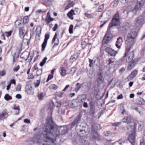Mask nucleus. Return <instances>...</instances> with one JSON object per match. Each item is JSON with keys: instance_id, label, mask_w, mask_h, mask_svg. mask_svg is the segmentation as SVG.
Masks as SVG:
<instances>
[{"instance_id": "1", "label": "nucleus", "mask_w": 145, "mask_h": 145, "mask_svg": "<svg viewBox=\"0 0 145 145\" xmlns=\"http://www.w3.org/2000/svg\"><path fill=\"white\" fill-rule=\"evenodd\" d=\"M58 127L51 117L46 118L44 126L43 135L46 142H53V140L60 134Z\"/></svg>"}, {"instance_id": "2", "label": "nucleus", "mask_w": 145, "mask_h": 145, "mask_svg": "<svg viewBox=\"0 0 145 145\" xmlns=\"http://www.w3.org/2000/svg\"><path fill=\"white\" fill-rule=\"evenodd\" d=\"M119 17V15L118 13L115 14L111 22L109 24L107 32L103 40L102 43L103 45H107L110 42V41L112 40V36L110 29L113 26L120 25V22Z\"/></svg>"}, {"instance_id": "3", "label": "nucleus", "mask_w": 145, "mask_h": 145, "mask_svg": "<svg viewBox=\"0 0 145 145\" xmlns=\"http://www.w3.org/2000/svg\"><path fill=\"white\" fill-rule=\"evenodd\" d=\"M137 35V32L135 29H133L127 35L126 40H125V51L129 52L131 47V45L135 42V39Z\"/></svg>"}, {"instance_id": "4", "label": "nucleus", "mask_w": 145, "mask_h": 145, "mask_svg": "<svg viewBox=\"0 0 145 145\" xmlns=\"http://www.w3.org/2000/svg\"><path fill=\"white\" fill-rule=\"evenodd\" d=\"M145 7V0H140L137 1L134 9L131 10L133 13H136Z\"/></svg>"}, {"instance_id": "5", "label": "nucleus", "mask_w": 145, "mask_h": 145, "mask_svg": "<svg viewBox=\"0 0 145 145\" xmlns=\"http://www.w3.org/2000/svg\"><path fill=\"white\" fill-rule=\"evenodd\" d=\"M135 25L137 27H139L145 22V17L140 16L137 17L135 20Z\"/></svg>"}, {"instance_id": "6", "label": "nucleus", "mask_w": 145, "mask_h": 145, "mask_svg": "<svg viewBox=\"0 0 145 145\" xmlns=\"http://www.w3.org/2000/svg\"><path fill=\"white\" fill-rule=\"evenodd\" d=\"M134 57V53L133 52H131L129 54L126 55L125 54V56L123 57V60L126 59L127 62H129L133 61L132 59Z\"/></svg>"}, {"instance_id": "7", "label": "nucleus", "mask_w": 145, "mask_h": 145, "mask_svg": "<svg viewBox=\"0 0 145 145\" xmlns=\"http://www.w3.org/2000/svg\"><path fill=\"white\" fill-rule=\"evenodd\" d=\"M128 140L132 144V145H133L134 144H136L135 143V132L133 131L131 133L129 134Z\"/></svg>"}, {"instance_id": "8", "label": "nucleus", "mask_w": 145, "mask_h": 145, "mask_svg": "<svg viewBox=\"0 0 145 145\" xmlns=\"http://www.w3.org/2000/svg\"><path fill=\"white\" fill-rule=\"evenodd\" d=\"M105 51L111 56H115L118 53L117 51H115L112 48L108 47L106 48L105 50Z\"/></svg>"}, {"instance_id": "9", "label": "nucleus", "mask_w": 145, "mask_h": 145, "mask_svg": "<svg viewBox=\"0 0 145 145\" xmlns=\"http://www.w3.org/2000/svg\"><path fill=\"white\" fill-rule=\"evenodd\" d=\"M29 53L28 52H24L21 54L20 57L25 60L27 59H28L29 60V59H30V61H31L32 59V57L31 56L29 57Z\"/></svg>"}, {"instance_id": "10", "label": "nucleus", "mask_w": 145, "mask_h": 145, "mask_svg": "<svg viewBox=\"0 0 145 145\" xmlns=\"http://www.w3.org/2000/svg\"><path fill=\"white\" fill-rule=\"evenodd\" d=\"M25 89L28 94L33 95L34 93V89L31 85H26L25 86Z\"/></svg>"}, {"instance_id": "11", "label": "nucleus", "mask_w": 145, "mask_h": 145, "mask_svg": "<svg viewBox=\"0 0 145 145\" xmlns=\"http://www.w3.org/2000/svg\"><path fill=\"white\" fill-rule=\"evenodd\" d=\"M80 116L79 115L77 116L71 124V128H72L75 125L80 123Z\"/></svg>"}, {"instance_id": "12", "label": "nucleus", "mask_w": 145, "mask_h": 145, "mask_svg": "<svg viewBox=\"0 0 145 145\" xmlns=\"http://www.w3.org/2000/svg\"><path fill=\"white\" fill-rule=\"evenodd\" d=\"M27 142L29 145H36V136L35 135L33 138H29L27 140Z\"/></svg>"}, {"instance_id": "13", "label": "nucleus", "mask_w": 145, "mask_h": 145, "mask_svg": "<svg viewBox=\"0 0 145 145\" xmlns=\"http://www.w3.org/2000/svg\"><path fill=\"white\" fill-rule=\"evenodd\" d=\"M8 116L6 109L4 110L0 114V120H3Z\"/></svg>"}, {"instance_id": "14", "label": "nucleus", "mask_w": 145, "mask_h": 145, "mask_svg": "<svg viewBox=\"0 0 145 145\" xmlns=\"http://www.w3.org/2000/svg\"><path fill=\"white\" fill-rule=\"evenodd\" d=\"M19 30L20 37L21 38H24L27 33L25 32L24 27H19Z\"/></svg>"}, {"instance_id": "15", "label": "nucleus", "mask_w": 145, "mask_h": 145, "mask_svg": "<svg viewBox=\"0 0 145 145\" xmlns=\"http://www.w3.org/2000/svg\"><path fill=\"white\" fill-rule=\"evenodd\" d=\"M78 57V54L76 52H75L73 55L71 56L70 59V60L71 61L73 62L75 61Z\"/></svg>"}, {"instance_id": "16", "label": "nucleus", "mask_w": 145, "mask_h": 145, "mask_svg": "<svg viewBox=\"0 0 145 145\" xmlns=\"http://www.w3.org/2000/svg\"><path fill=\"white\" fill-rule=\"evenodd\" d=\"M92 128L94 131L99 130L101 129V125L99 124L95 123L92 125Z\"/></svg>"}, {"instance_id": "17", "label": "nucleus", "mask_w": 145, "mask_h": 145, "mask_svg": "<svg viewBox=\"0 0 145 145\" xmlns=\"http://www.w3.org/2000/svg\"><path fill=\"white\" fill-rule=\"evenodd\" d=\"M129 63L127 66V69L128 70L132 69L135 65L136 62L135 61L129 62Z\"/></svg>"}, {"instance_id": "18", "label": "nucleus", "mask_w": 145, "mask_h": 145, "mask_svg": "<svg viewBox=\"0 0 145 145\" xmlns=\"http://www.w3.org/2000/svg\"><path fill=\"white\" fill-rule=\"evenodd\" d=\"M137 74V71L136 70L133 71L128 76V78L130 80L135 77Z\"/></svg>"}, {"instance_id": "19", "label": "nucleus", "mask_w": 145, "mask_h": 145, "mask_svg": "<svg viewBox=\"0 0 145 145\" xmlns=\"http://www.w3.org/2000/svg\"><path fill=\"white\" fill-rule=\"evenodd\" d=\"M60 128L61 130L59 131L60 132L61 131L62 134H64L67 132V128L66 126H61Z\"/></svg>"}, {"instance_id": "20", "label": "nucleus", "mask_w": 145, "mask_h": 145, "mask_svg": "<svg viewBox=\"0 0 145 145\" xmlns=\"http://www.w3.org/2000/svg\"><path fill=\"white\" fill-rule=\"evenodd\" d=\"M12 109L15 110H17L16 112H15V114L18 115L20 113V108L19 106H16L15 105H14V106L12 107Z\"/></svg>"}, {"instance_id": "21", "label": "nucleus", "mask_w": 145, "mask_h": 145, "mask_svg": "<svg viewBox=\"0 0 145 145\" xmlns=\"http://www.w3.org/2000/svg\"><path fill=\"white\" fill-rule=\"evenodd\" d=\"M30 38L36 37V29H34L33 30L31 31L30 34Z\"/></svg>"}, {"instance_id": "22", "label": "nucleus", "mask_w": 145, "mask_h": 145, "mask_svg": "<svg viewBox=\"0 0 145 145\" xmlns=\"http://www.w3.org/2000/svg\"><path fill=\"white\" fill-rule=\"evenodd\" d=\"M95 106H92L91 107H90L89 111L90 115L92 116H93L95 113Z\"/></svg>"}, {"instance_id": "23", "label": "nucleus", "mask_w": 145, "mask_h": 145, "mask_svg": "<svg viewBox=\"0 0 145 145\" xmlns=\"http://www.w3.org/2000/svg\"><path fill=\"white\" fill-rule=\"evenodd\" d=\"M97 82V83L98 85L100 86L102 83L104 81L103 77H98L97 80H96Z\"/></svg>"}, {"instance_id": "24", "label": "nucleus", "mask_w": 145, "mask_h": 145, "mask_svg": "<svg viewBox=\"0 0 145 145\" xmlns=\"http://www.w3.org/2000/svg\"><path fill=\"white\" fill-rule=\"evenodd\" d=\"M45 94L42 92H41L38 94V97L39 99L40 100H42L44 99Z\"/></svg>"}, {"instance_id": "25", "label": "nucleus", "mask_w": 145, "mask_h": 145, "mask_svg": "<svg viewBox=\"0 0 145 145\" xmlns=\"http://www.w3.org/2000/svg\"><path fill=\"white\" fill-rule=\"evenodd\" d=\"M60 72L61 75L63 76H65L66 73V71L65 68L63 67L60 68Z\"/></svg>"}, {"instance_id": "26", "label": "nucleus", "mask_w": 145, "mask_h": 145, "mask_svg": "<svg viewBox=\"0 0 145 145\" xmlns=\"http://www.w3.org/2000/svg\"><path fill=\"white\" fill-rule=\"evenodd\" d=\"M130 26V24L129 23L127 22L122 27L123 29L127 30L129 28Z\"/></svg>"}, {"instance_id": "27", "label": "nucleus", "mask_w": 145, "mask_h": 145, "mask_svg": "<svg viewBox=\"0 0 145 145\" xmlns=\"http://www.w3.org/2000/svg\"><path fill=\"white\" fill-rule=\"evenodd\" d=\"M99 137L98 133L96 132H94L92 135V137L93 138L95 139L98 138Z\"/></svg>"}, {"instance_id": "28", "label": "nucleus", "mask_w": 145, "mask_h": 145, "mask_svg": "<svg viewBox=\"0 0 145 145\" xmlns=\"http://www.w3.org/2000/svg\"><path fill=\"white\" fill-rule=\"evenodd\" d=\"M82 84H80L79 83H77L76 85L75 90L77 91L81 88Z\"/></svg>"}, {"instance_id": "29", "label": "nucleus", "mask_w": 145, "mask_h": 145, "mask_svg": "<svg viewBox=\"0 0 145 145\" xmlns=\"http://www.w3.org/2000/svg\"><path fill=\"white\" fill-rule=\"evenodd\" d=\"M58 113L59 115L64 114L65 113V109L61 108H59L58 111Z\"/></svg>"}, {"instance_id": "30", "label": "nucleus", "mask_w": 145, "mask_h": 145, "mask_svg": "<svg viewBox=\"0 0 145 145\" xmlns=\"http://www.w3.org/2000/svg\"><path fill=\"white\" fill-rule=\"evenodd\" d=\"M4 99L8 101L11 100L12 99V97L8 94H6L4 96Z\"/></svg>"}, {"instance_id": "31", "label": "nucleus", "mask_w": 145, "mask_h": 145, "mask_svg": "<svg viewBox=\"0 0 145 145\" xmlns=\"http://www.w3.org/2000/svg\"><path fill=\"white\" fill-rule=\"evenodd\" d=\"M120 0H115L112 3V5L114 7H117L119 4Z\"/></svg>"}, {"instance_id": "32", "label": "nucleus", "mask_w": 145, "mask_h": 145, "mask_svg": "<svg viewBox=\"0 0 145 145\" xmlns=\"http://www.w3.org/2000/svg\"><path fill=\"white\" fill-rule=\"evenodd\" d=\"M54 106L57 108H59L61 106V102L60 101H56L54 103H53Z\"/></svg>"}, {"instance_id": "33", "label": "nucleus", "mask_w": 145, "mask_h": 145, "mask_svg": "<svg viewBox=\"0 0 145 145\" xmlns=\"http://www.w3.org/2000/svg\"><path fill=\"white\" fill-rule=\"evenodd\" d=\"M47 42H46V41H44L43 43L42 44V51L43 52L45 50V48L46 46L47 43Z\"/></svg>"}, {"instance_id": "34", "label": "nucleus", "mask_w": 145, "mask_h": 145, "mask_svg": "<svg viewBox=\"0 0 145 145\" xmlns=\"http://www.w3.org/2000/svg\"><path fill=\"white\" fill-rule=\"evenodd\" d=\"M47 58L46 57H44V58L43 59L42 61L40 62V65L41 66H43L44 64H45V63L46 62V61L47 60Z\"/></svg>"}, {"instance_id": "35", "label": "nucleus", "mask_w": 145, "mask_h": 145, "mask_svg": "<svg viewBox=\"0 0 145 145\" xmlns=\"http://www.w3.org/2000/svg\"><path fill=\"white\" fill-rule=\"evenodd\" d=\"M74 4V3L73 1H72L65 8L66 9H68L69 8L73 6Z\"/></svg>"}, {"instance_id": "36", "label": "nucleus", "mask_w": 145, "mask_h": 145, "mask_svg": "<svg viewBox=\"0 0 145 145\" xmlns=\"http://www.w3.org/2000/svg\"><path fill=\"white\" fill-rule=\"evenodd\" d=\"M29 20V17L28 16H25L23 19V22L24 24L28 23Z\"/></svg>"}, {"instance_id": "37", "label": "nucleus", "mask_w": 145, "mask_h": 145, "mask_svg": "<svg viewBox=\"0 0 145 145\" xmlns=\"http://www.w3.org/2000/svg\"><path fill=\"white\" fill-rule=\"evenodd\" d=\"M23 25V24L22 23H21V22H20L18 21H16L15 23V25L16 27L19 28L20 27H19V26H20V25Z\"/></svg>"}, {"instance_id": "38", "label": "nucleus", "mask_w": 145, "mask_h": 145, "mask_svg": "<svg viewBox=\"0 0 145 145\" xmlns=\"http://www.w3.org/2000/svg\"><path fill=\"white\" fill-rule=\"evenodd\" d=\"M49 87L50 88L52 89H56L58 88L57 86V85H56L55 84H52Z\"/></svg>"}, {"instance_id": "39", "label": "nucleus", "mask_w": 145, "mask_h": 145, "mask_svg": "<svg viewBox=\"0 0 145 145\" xmlns=\"http://www.w3.org/2000/svg\"><path fill=\"white\" fill-rule=\"evenodd\" d=\"M73 26L72 25H71L69 26V31L70 34H72L73 33Z\"/></svg>"}, {"instance_id": "40", "label": "nucleus", "mask_w": 145, "mask_h": 145, "mask_svg": "<svg viewBox=\"0 0 145 145\" xmlns=\"http://www.w3.org/2000/svg\"><path fill=\"white\" fill-rule=\"evenodd\" d=\"M104 8V4H102L101 5H100L98 8V11L99 12H101L102 11Z\"/></svg>"}, {"instance_id": "41", "label": "nucleus", "mask_w": 145, "mask_h": 145, "mask_svg": "<svg viewBox=\"0 0 145 145\" xmlns=\"http://www.w3.org/2000/svg\"><path fill=\"white\" fill-rule=\"evenodd\" d=\"M49 37L50 34L47 33H46L45 35V38L44 40L47 42L49 38Z\"/></svg>"}, {"instance_id": "42", "label": "nucleus", "mask_w": 145, "mask_h": 145, "mask_svg": "<svg viewBox=\"0 0 145 145\" xmlns=\"http://www.w3.org/2000/svg\"><path fill=\"white\" fill-rule=\"evenodd\" d=\"M56 95L59 97H63L64 95V93L62 92H59L57 93Z\"/></svg>"}, {"instance_id": "43", "label": "nucleus", "mask_w": 145, "mask_h": 145, "mask_svg": "<svg viewBox=\"0 0 145 145\" xmlns=\"http://www.w3.org/2000/svg\"><path fill=\"white\" fill-rule=\"evenodd\" d=\"M144 101V99L142 98H139L138 99V103L139 104H142L143 103V101Z\"/></svg>"}, {"instance_id": "44", "label": "nucleus", "mask_w": 145, "mask_h": 145, "mask_svg": "<svg viewBox=\"0 0 145 145\" xmlns=\"http://www.w3.org/2000/svg\"><path fill=\"white\" fill-rule=\"evenodd\" d=\"M74 14V11L73 9H72L67 14V16L70 15L72 16Z\"/></svg>"}, {"instance_id": "45", "label": "nucleus", "mask_w": 145, "mask_h": 145, "mask_svg": "<svg viewBox=\"0 0 145 145\" xmlns=\"http://www.w3.org/2000/svg\"><path fill=\"white\" fill-rule=\"evenodd\" d=\"M53 75L49 74L46 81V82H48L50 80L52 79L53 77Z\"/></svg>"}, {"instance_id": "46", "label": "nucleus", "mask_w": 145, "mask_h": 145, "mask_svg": "<svg viewBox=\"0 0 145 145\" xmlns=\"http://www.w3.org/2000/svg\"><path fill=\"white\" fill-rule=\"evenodd\" d=\"M133 109L135 110L137 112H138L140 114V113L141 111L139 110V108L138 107H136L134 106H133L132 107Z\"/></svg>"}, {"instance_id": "47", "label": "nucleus", "mask_w": 145, "mask_h": 145, "mask_svg": "<svg viewBox=\"0 0 145 145\" xmlns=\"http://www.w3.org/2000/svg\"><path fill=\"white\" fill-rule=\"evenodd\" d=\"M21 85L19 84L17 86L16 88V91H21Z\"/></svg>"}, {"instance_id": "48", "label": "nucleus", "mask_w": 145, "mask_h": 145, "mask_svg": "<svg viewBox=\"0 0 145 145\" xmlns=\"http://www.w3.org/2000/svg\"><path fill=\"white\" fill-rule=\"evenodd\" d=\"M12 33V31H10L8 32H6L5 35L7 37H8L11 35Z\"/></svg>"}, {"instance_id": "49", "label": "nucleus", "mask_w": 145, "mask_h": 145, "mask_svg": "<svg viewBox=\"0 0 145 145\" xmlns=\"http://www.w3.org/2000/svg\"><path fill=\"white\" fill-rule=\"evenodd\" d=\"M76 70V69L75 67H72L71 70L70 72L72 74L74 73Z\"/></svg>"}, {"instance_id": "50", "label": "nucleus", "mask_w": 145, "mask_h": 145, "mask_svg": "<svg viewBox=\"0 0 145 145\" xmlns=\"http://www.w3.org/2000/svg\"><path fill=\"white\" fill-rule=\"evenodd\" d=\"M85 15L86 16L89 18H92L93 17V16L92 15L89 14L88 13H85Z\"/></svg>"}, {"instance_id": "51", "label": "nucleus", "mask_w": 145, "mask_h": 145, "mask_svg": "<svg viewBox=\"0 0 145 145\" xmlns=\"http://www.w3.org/2000/svg\"><path fill=\"white\" fill-rule=\"evenodd\" d=\"M20 69V66L19 65H18L17 67L14 68L13 70L14 72H17Z\"/></svg>"}, {"instance_id": "52", "label": "nucleus", "mask_w": 145, "mask_h": 145, "mask_svg": "<svg viewBox=\"0 0 145 145\" xmlns=\"http://www.w3.org/2000/svg\"><path fill=\"white\" fill-rule=\"evenodd\" d=\"M6 72L5 71H0V76H4L5 75Z\"/></svg>"}, {"instance_id": "53", "label": "nucleus", "mask_w": 145, "mask_h": 145, "mask_svg": "<svg viewBox=\"0 0 145 145\" xmlns=\"http://www.w3.org/2000/svg\"><path fill=\"white\" fill-rule=\"evenodd\" d=\"M120 2L125 5H126L128 1V0H120Z\"/></svg>"}, {"instance_id": "54", "label": "nucleus", "mask_w": 145, "mask_h": 145, "mask_svg": "<svg viewBox=\"0 0 145 145\" xmlns=\"http://www.w3.org/2000/svg\"><path fill=\"white\" fill-rule=\"evenodd\" d=\"M121 122L114 123H112V125L114 126L117 127L120 125L121 124Z\"/></svg>"}, {"instance_id": "55", "label": "nucleus", "mask_w": 145, "mask_h": 145, "mask_svg": "<svg viewBox=\"0 0 145 145\" xmlns=\"http://www.w3.org/2000/svg\"><path fill=\"white\" fill-rule=\"evenodd\" d=\"M140 145H145V140L142 138L140 140Z\"/></svg>"}, {"instance_id": "56", "label": "nucleus", "mask_w": 145, "mask_h": 145, "mask_svg": "<svg viewBox=\"0 0 145 145\" xmlns=\"http://www.w3.org/2000/svg\"><path fill=\"white\" fill-rule=\"evenodd\" d=\"M58 25L57 24H55V26L54 27L52 28V30L54 31H55L58 28Z\"/></svg>"}, {"instance_id": "57", "label": "nucleus", "mask_w": 145, "mask_h": 145, "mask_svg": "<svg viewBox=\"0 0 145 145\" xmlns=\"http://www.w3.org/2000/svg\"><path fill=\"white\" fill-rule=\"evenodd\" d=\"M46 19L50 22L54 20V19L51 17L50 15H49V16H48V18L46 17Z\"/></svg>"}, {"instance_id": "58", "label": "nucleus", "mask_w": 145, "mask_h": 145, "mask_svg": "<svg viewBox=\"0 0 145 145\" xmlns=\"http://www.w3.org/2000/svg\"><path fill=\"white\" fill-rule=\"evenodd\" d=\"M46 11V10H42L41 9L37 10V13H42Z\"/></svg>"}, {"instance_id": "59", "label": "nucleus", "mask_w": 145, "mask_h": 145, "mask_svg": "<svg viewBox=\"0 0 145 145\" xmlns=\"http://www.w3.org/2000/svg\"><path fill=\"white\" fill-rule=\"evenodd\" d=\"M89 67H92V65H93V60L89 59Z\"/></svg>"}, {"instance_id": "60", "label": "nucleus", "mask_w": 145, "mask_h": 145, "mask_svg": "<svg viewBox=\"0 0 145 145\" xmlns=\"http://www.w3.org/2000/svg\"><path fill=\"white\" fill-rule=\"evenodd\" d=\"M10 85H11V84H15V85L16 84V81L15 80H14V79H12V80H11L10 81Z\"/></svg>"}, {"instance_id": "61", "label": "nucleus", "mask_w": 145, "mask_h": 145, "mask_svg": "<svg viewBox=\"0 0 145 145\" xmlns=\"http://www.w3.org/2000/svg\"><path fill=\"white\" fill-rule=\"evenodd\" d=\"M120 39L122 41H123V39L121 37H119L117 39V41L116 42V43L120 44V42L119 41V40Z\"/></svg>"}, {"instance_id": "62", "label": "nucleus", "mask_w": 145, "mask_h": 145, "mask_svg": "<svg viewBox=\"0 0 145 145\" xmlns=\"http://www.w3.org/2000/svg\"><path fill=\"white\" fill-rule=\"evenodd\" d=\"M24 122L26 123H30V121L27 118L24 120Z\"/></svg>"}, {"instance_id": "63", "label": "nucleus", "mask_w": 145, "mask_h": 145, "mask_svg": "<svg viewBox=\"0 0 145 145\" xmlns=\"http://www.w3.org/2000/svg\"><path fill=\"white\" fill-rule=\"evenodd\" d=\"M113 59L112 58L109 59L108 60V62H109V63H108V65H109L111 63L113 62H114V61H113L112 60V59Z\"/></svg>"}, {"instance_id": "64", "label": "nucleus", "mask_w": 145, "mask_h": 145, "mask_svg": "<svg viewBox=\"0 0 145 145\" xmlns=\"http://www.w3.org/2000/svg\"><path fill=\"white\" fill-rule=\"evenodd\" d=\"M83 106L84 107L87 108L88 106V104L86 102H84L83 104Z\"/></svg>"}]
</instances>
